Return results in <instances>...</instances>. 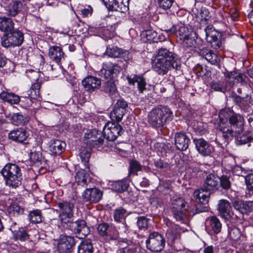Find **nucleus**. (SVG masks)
Returning a JSON list of instances; mask_svg holds the SVG:
<instances>
[{
  "label": "nucleus",
  "mask_w": 253,
  "mask_h": 253,
  "mask_svg": "<svg viewBox=\"0 0 253 253\" xmlns=\"http://www.w3.org/2000/svg\"><path fill=\"white\" fill-rule=\"evenodd\" d=\"M12 123L16 126L25 125L27 122V119L20 113L14 114L11 117Z\"/></svg>",
  "instance_id": "obj_48"
},
{
  "label": "nucleus",
  "mask_w": 253,
  "mask_h": 253,
  "mask_svg": "<svg viewBox=\"0 0 253 253\" xmlns=\"http://www.w3.org/2000/svg\"><path fill=\"white\" fill-rule=\"evenodd\" d=\"M109 5L112 7L113 10L121 12H125L128 10V7L122 2H119L117 0H114V2L110 3Z\"/></svg>",
  "instance_id": "obj_49"
},
{
  "label": "nucleus",
  "mask_w": 253,
  "mask_h": 253,
  "mask_svg": "<svg viewBox=\"0 0 253 253\" xmlns=\"http://www.w3.org/2000/svg\"><path fill=\"white\" fill-rule=\"evenodd\" d=\"M93 246L89 241L85 240L78 246V253H92Z\"/></svg>",
  "instance_id": "obj_41"
},
{
  "label": "nucleus",
  "mask_w": 253,
  "mask_h": 253,
  "mask_svg": "<svg viewBox=\"0 0 253 253\" xmlns=\"http://www.w3.org/2000/svg\"><path fill=\"white\" fill-rule=\"evenodd\" d=\"M138 250H140V248L133 246H127L118 249L117 253H138Z\"/></svg>",
  "instance_id": "obj_55"
},
{
  "label": "nucleus",
  "mask_w": 253,
  "mask_h": 253,
  "mask_svg": "<svg viewBox=\"0 0 253 253\" xmlns=\"http://www.w3.org/2000/svg\"><path fill=\"white\" fill-rule=\"evenodd\" d=\"M75 180L79 185L86 186L89 182V174L85 170L81 169L76 173Z\"/></svg>",
  "instance_id": "obj_35"
},
{
  "label": "nucleus",
  "mask_w": 253,
  "mask_h": 253,
  "mask_svg": "<svg viewBox=\"0 0 253 253\" xmlns=\"http://www.w3.org/2000/svg\"><path fill=\"white\" fill-rule=\"evenodd\" d=\"M142 34L150 42H157L159 41L158 33L155 31L150 29L147 30L143 32Z\"/></svg>",
  "instance_id": "obj_47"
},
{
  "label": "nucleus",
  "mask_w": 253,
  "mask_h": 253,
  "mask_svg": "<svg viewBox=\"0 0 253 253\" xmlns=\"http://www.w3.org/2000/svg\"><path fill=\"white\" fill-rule=\"evenodd\" d=\"M170 188V183L169 181L162 180L158 187V190L164 193H167Z\"/></svg>",
  "instance_id": "obj_59"
},
{
  "label": "nucleus",
  "mask_w": 253,
  "mask_h": 253,
  "mask_svg": "<svg viewBox=\"0 0 253 253\" xmlns=\"http://www.w3.org/2000/svg\"><path fill=\"white\" fill-rule=\"evenodd\" d=\"M41 88V84L37 82L33 84L30 90H29L28 94L30 98H25L27 101V106L31 105L33 102L32 99H38L40 98V89Z\"/></svg>",
  "instance_id": "obj_29"
},
{
  "label": "nucleus",
  "mask_w": 253,
  "mask_h": 253,
  "mask_svg": "<svg viewBox=\"0 0 253 253\" xmlns=\"http://www.w3.org/2000/svg\"><path fill=\"white\" fill-rule=\"evenodd\" d=\"M176 34V37L179 39L181 41L182 39H184L189 34V32L187 28L184 25L179 26L178 30H176V32L174 33Z\"/></svg>",
  "instance_id": "obj_51"
},
{
  "label": "nucleus",
  "mask_w": 253,
  "mask_h": 253,
  "mask_svg": "<svg viewBox=\"0 0 253 253\" xmlns=\"http://www.w3.org/2000/svg\"><path fill=\"white\" fill-rule=\"evenodd\" d=\"M225 80L231 88L235 83H242L245 82L246 76L243 73L236 71H226L224 73Z\"/></svg>",
  "instance_id": "obj_17"
},
{
  "label": "nucleus",
  "mask_w": 253,
  "mask_h": 253,
  "mask_svg": "<svg viewBox=\"0 0 253 253\" xmlns=\"http://www.w3.org/2000/svg\"><path fill=\"white\" fill-rule=\"evenodd\" d=\"M128 188V184L124 181H118L114 183L113 185V189L114 191L122 193Z\"/></svg>",
  "instance_id": "obj_50"
},
{
  "label": "nucleus",
  "mask_w": 253,
  "mask_h": 253,
  "mask_svg": "<svg viewBox=\"0 0 253 253\" xmlns=\"http://www.w3.org/2000/svg\"><path fill=\"white\" fill-rule=\"evenodd\" d=\"M14 24L12 20L8 17H0V30L6 35L14 29Z\"/></svg>",
  "instance_id": "obj_32"
},
{
  "label": "nucleus",
  "mask_w": 253,
  "mask_h": 253,
  "mask_svg": "<svg viewBox=\"0 0 253 253\" xmlns=\"http://www.w3.org/2000/svg\"><path fill=\"white\" fill-rule=\"evenodd\" d=\"M188 205L181 197L173 199L171 202V211L188 210Z\"/></svg>",
  "instance_id": "obj_36"
},
{
  "label": "nucleus",
  "mask_w": 253,
  "mask_h": 253,
  "mask_svg": "<svg viewBox=\"0 0 253 253\" xmlns=\"http://www.w3.org/2000/svg\"><path fill=\"white\" fill-rule=\"evenodd\" d=\"M82 84L86 90L91 92L100 87L101 82L96 77L89 76L82 81Z\"/></svg>",
  "instance_id": "obj_22"
},
{
  "label": "nucleus",
  "mask_w": 253,
  "mask_h": 253,
  "mask_svg": "<svg viewBox=\"0 0 253 253\" xmlns=\"http://www.w3.org/2000/svg\"><path fill=\"white\" fill-rule=\"evenodd\" d=\"M65 146V143L58 140H51L49 142L48 150L50 154L57 155L60 154Z\"/></svg>",
  "instance_id": "obj_25"
},
{
  "label": "nucleus",
  "mask_w": 253,
  "mask_h": 253,
  "mask_svg": "<svg viewBox=\"0 0 253 253\" xmlns=\"http://www.w3.org/2000/svg\"><path fill=\"white\" fill-rule=\"evenodd\" d=\"M245 181L248 190L253 194V174L247 176Z\"/></svg>",
  "instance_id": "obj_62"
},
{
  "label": "nucleus",
  "mask_w": 253,
  "mask_h": 253,
  "mask_svg": "<svg viewBox=\"0 0 253 253\" xmlns=\"http://www.w3.org/2000/svg\"><path fill=\"white\" fill-rule=\"evenodd\" d=\"M148 249L154 252L162 251L165 246V239L164 237L157 232H153L149 235L146 241Z\"/></svg>",
  "instance_id": "obj_8"
},
{
  "label": "nucleus",
  "mask_w": 253,
  "mask_h": 253,
  "mask_svg": "<svg viewBox=\"0 0 253 253\" xmlns=\"http://www.w3.org/2000/svg\"><path fill=\"white\" fill-rule=\"evenodd\" d=\"M190 142V139L184 133L178 132L175 134V145L180 151L186 150Z\"/></svg>",
  "instance_id": "obj_21"
},
{
  "label": "nucleus",
  "mask_w": 253,
  "mask_h": 253,
  "mask_svg": "<svg viewBox=\"0 0 253 253\" xmlns=\"http://www.w3.org/2000/svg\"><path fill=\"white\" fill-rule=\"evenodd\" d=\"M187 210H177V211H171L173 213V217L177 221H180L182 223L185 221L186 216L184 211Z\"/></svg>",
  "instance_id": "obj_54"
},
{
  "label": "nucleus",
  "mask_w": 253,
  "mask_h": 253,
  "mask_svg": "<svg viewBox=\"0 0 253 253\" xmlns=\"http://www.w3.org/2000/svg\"><path fill=\"white\" fill-rule=\"evenodd\" d=\"M95 137L93 132H90L88 133H85L84 136V142L91 147L99 148L103 145L104 139L100 137L97 139H92V137Z\"/></svg>",
  "instance_id": "obj_26"
},
{
  "label": "nucleus",
  "mask_w": 253,
  "mask_h": 253,
  "mask_svg": "<svg viewBox=\"0 0 253 253\" xmlns=\"http://www.w3.org/2000/svg\"><path fill=\"white\" fill-rule=\"evenodd\" d=\"M218 211L220 216L225 219H228L233 214L230 203L225 200H221L218 204Z\"/></svg>",
  "instance_id": "obj_20"
},
{
  "label": "nucleus",
  "mask_w": 253,
  "mask_h": 253,
  "mask_svg": "<svg viewBox=\"0 0 253 253\" xmlns=\"http://www.w3.org/2000/svg\"><path fill=\"white\" fill-rule=\"evenodd\" d=\"M68 223L70 224L71 230L79 239L84 238L90 232L89 227L84 220L72 222L69 221Z\"/></svg>",
  "instance_id": "obj_10"
},
{
  "label": "nucleus",
  "mask_w": 253,
  "mask_h": 253,
  "mask_svg": "<svg viewBox=\"0 0 253 253\" xmlns=\"http://www.w3.org/2000/svg\"><path fill=\"white\" fill-rule=\"evenodd\" d=\"M22 3L19 1H14L5 7V13L9 16L14 17L18 14L22 9Z\"/></svg>",
  "instance_id": "obj_30"
},
{
  "label": "nucleus",
  "mask_w": 253,
  "mask_h": 253,
  "mask_svg": "<svg viewBox=\"0 0 253 253\" xmlns=\"http://www.w3.org/2000/svg\"><path fill=\"white\" fill-rule=\"evenodd\" d=\"M126 80L129 84H134L135 83L137 84V88L140 93H143V91L146 90V83L144 78L140 76L133 75L132 76H127Z\"/></svg>",
  "instance_id": "obj_28"
},
{
  "label": "nucleus",
  "mask_w": 253,
  "mask_h": 253,
  "mask_svg": "<svg viewBox=\"0 0 253 253\" xmlns=\"http://www.w3.org/2000/svg\"><path fill=\"white\" fill-rule=\"evenodd\" d=\"M240 132L239 133H235L233 134V137L236 138L237 143L238 144L242 145L250 142L253 140V135L252 132L249 131L245 132L243 133Z\"/></svg>",
  "instance_id": "obj_33"
},
{
  "label": "nucleus",
  "mask_w": 253,
  "mask_h": 253,
  "mask_svg": "<svg viewBox=\"0 0 253 253\" xmlns=\"http://www.w3.org/2000/svg\"><path fill=\"white\" fill-rule=\"evenodd\" d=\"M127 215L126 210L122 207H119L114 210L113 217L117 222L121 223L125 221V218Z\"/></svg>",
  "instance_id": "obj_39"
},
{
  "label": "nucleus",
  "mask_w": 253,
  "mask_h": 253,
  "mask_svg": "<svg viewBox=\"0 0 253 253\" xmlns=\"http://www.w3.org/2000/svg\"><path fill=\"white\" fill-rule=\"evenodd\" d=\"M221 122L219 129L226 141L233 138L234 133H239L244 130V119L240 114H235L229 110L223 109L219 113Z\"/></svg>",
  "instance_id": "obj_1"
},
{
  "label": "nucleus",
  "mask_w": 253,
  "mask_h": 253,
  "mask_svg": "<svg viewBox=\"0 0 253 253\" xmlns=\"http://www.w3.org/2000/svg\"><path fill=\"white\" fill-rule=\"evenodd\" d=\"M98 233L101 236H108L109 239L112 241H116L119 238V233L115 229L110 227L107 223L99 224L97 228Z\"/></svg>",
  "instance_id": "obj_15"
},
{
  "label": "nucleus",
  "mask_w": 253,
  "mask_h": 253,
  "mask_svg": "<svg viewBox=\"0 0 253 253\" xmlns=\"http://www.w3.org/2000/svg\"><path fill=\"white\" fill-rule=\"evenodd\" d=\"M8 211L10 213L13 214L14 216L22 214L24 212V209L16 204L11 205Z\"/></svg>",
  "instance_id": "obj_57"
},
{
  "label": "nucleus",
  "mask_w": 253,
  "mask_h": 253,
  "mask_svg": "<svg viewBox=\"0 0 253 253\" xmlns=\"http://www.w3.org/2000/svg\"><path fill=\"white\" fill-rule=\"evenodd\" d=\"M219 189L221 187L222 189L228 190L231 187V182L229 178L226 176H222L220 177Z\"/></svg>",
  "instance_id": "obj_56"
},
{
  "label": "nucleus",
  "mask_w": 253,
  "mask_h": 253,
  "mask_svg": "<svg viewBox=\"0 0 253 253\" xmlns=\"http://www.w3.org/2000/svg\"><path fill=\"white\" fill-rule=\"evenodd\" d=\"M28 217L30 221L34 223H38L42 221L41 211L39 210H35L30 211Z\"/></svg>",
  "instance_id": "obj_43"
},
{
  "label": "nucleus",
  "mask_w": 253,
  "mask_h": 253,
  "mask_svg": "<svg viewBox=\"0 0 253 253\" xmlns=\"http://www.w3.org/2000/svg\"><path fill=\"white\" fill-rule=\"evenodd\" d=\"M103 192L97 188L86 189L83 193L84 200L89 203H97L102 198Z\"/></svg>",
  "instance_id": "obj_18"
},
{
  "label": "nucleus",
  "mask_w": 253,
  "mask_h": 253,
  "mask_svg": "<svg viewBox=\"0 0 253 253\" xmlns=\"http://www.w3.org/2000/svg\"><path fill=\"white\" fill-rule=\"evenodd\" d=\"M48 55L50 59L56 63H59L62 59L64 58V53L62 49L57 46H53L49 49Z\"/></svg>",
  "instance_id": "obj_31"
},
{
  "label": "nucleus",
  "mask_w": 253,
  "mask_h": 253,
  "mask_svg": "<svg viewBox=\"0 0 253 253\" xmlns=\"http://www.w3.org/2000/svg\"><path fill=\"white\" fill-rule=\"evenodd\" d=\"M13 238L16 241L25 242L30 239V235L27 231L23 228H20L17 230L13 231Z\"/></svg>",
  "instance_id": "obj_38"
},
{
  "label": "nucleus",
  "mask_w": 253,
  "mask_h": 253,
  "mask_svg": "<svg viewBox=\"0 0 253 253\" xmlns=\"http://www.w3.org/2000/svg\"><path fill=\"white\" fill-rule=\"evenodd\" d=\"M208 227L214 234H218L221 232L222 224L220 220L215 216L209 217L206 220Z\"/></svg>",
  "instance_id": "obj_27"
},
{
  "label": "nucleus",
  "mask_w": 253,
  "mask_h": 253,
  "mask_svg": "<svg viewBox=\"0 0 253 253\" xmlns=\"http://www.w3.org/2000/svg\"><path fill=\"white\" fill-rule=\"evenodd\" d=\"M181 42L184 46L187 47H193L195 48L199 47L202 43L200 39L197 38L195 39L194 37H190L189 34L184 39H182Z\"/></svg>",
  "instance_id": "obj_37"
},
{
  "label": "nucleus",
  "mask_w": 253,
  "mask_h": 253,
  "mask_svg": "<svg viewBox=\"0 0 253 253\" xmlns=\"http://www.w3.org/2000/svg\"><path fill=\"white\" fill-rule=\"evenodd\" d=\"M210 195V191L205 190L203 187L194 191L193 196L197 202L204 206L200 210L199 208H197L196 213H200L208 211L207 207L206 206V205L208 204Z\"/></svg>",
  "instance_id": "obj_11"
},
{
  "label": "nucleus",
  "mask_w": 253,
  "mask_h": 253,
  "mask_svg": "<svg viewBox=\"0 0 253 253\" xmlns=\"http://www.w3.org/2000/svg\"><path fill=\"white\" fill-rule=\"evenodd\" d=\"M164 222L167 228L166 235L168 240L171 242H173L179 238L181 231L179 226L167 218L164 219Z\"/></svg>",
  "instance_id": "obj_13"
},
{
  "label": "nucleus",
  "mask_w": 253,
  "mask_h": 253,
  "mask_svg": "<svg viewBox=\"0 0 253 253\" xmlns=\"http://www.w3.org/2000/svg\"><path fill=\"white\" fill-rule=\"evenodd\" d=\"M234 208L242 213H246L249 212L248 201L237 200L233 202Z\"/></svg>",
  "instance_id": "obj_42"
},
{
  "label": "nucleus",
  "mask_w": 253,
  "mask_h": 253,
  "mask_svg": "<svg viewBox=\"0 0 253 253\" xmlns=\"http://www.w3.org/2000/svg\"><path fill=\"white\" fill-rule=\"evenodd\" d=\"M230 237L234 240H237L240 238L241 233L238 228H233L229 232Z\"/></svg>",
  "instance_id": "obj_64"
},
{
  "label": "nucleus",
  "mask_w": 253,
  "mask_h": 253,
  "mask_svg": "<svg viewBox=\"0 0 253 253\" xmlns=\"http://www.w3.org/2000/svg\"><path fill=\"white\" fill-rule=\"evenodd\" d=\"M121 48L112 45L107 47L105 54L110 57L118 58L120 56Z\"/></svg>",
  "instance_id": "obj_44"
},
{
  "label": "nucleus",
  "mask_w": 253,
  "mask_h": 253,
  "mask_svg": "<svg viewBox=\"0 0 253 253\" xmlns=\"http://www.w3.org/2000/svg\"><path fill=\"white\" fill-rule=\"evenodd\" d=\"M220 177L213 174H208L205 180L203 187L206 190L209 191L211 190H219Z\"/></svg>",
  "instance_id": "obj_19"
},
{
  "label": "nucleus",
  "mask_w": 253,
  "mask_h": 253,
  "mask_svg": "<svg viewBox=\"0 0 253 253\" xmlns=\"http://www.w3.org/2000/svg\"><path fill=\"white\" fill-rule=\"evenodd\" d=\"M193 142L197 151L203 156H209L213 151L212 146L203 138H194Z\"/></svg>",
  "instance_id": "obj_16"
},
{
  "label": "nucleus",
  "mask_w": 253,
  "mask_h": 253,
  "mask_svg": "<svg viewBox=\"0 0 253 253\" xmlns=\"http://www.w3.org/2000/svg\"><path fill=\"white\" fill-rule=\"evenodd\" d=\"M121 70V68L118 64L107 63L103 65V69L100 72L102 77L105 79H110L104 84L103 87L104 91L109 95L114 98L116 96L117 89L114 81L112 79L114 75H117Z\"/></svg>",
  "instance_id": "obj_3"
},
{
  "label": "nucleus",
  "mask_w": 253,
  "mask_h": 253,
  "mask_svg": "<svg viewBox=\"0 0 253 253\" xmlns=\"http://www.w3.org/2000/svg\"><path fill=\"white\" fill-rule=\"evenodd\" d=\"M75 245L73 237L61 235L58 241V250L60 253H71Z\"/></svg>",
  "instance_id": "obj_12"
},
{
  "label": "nucleus",
  "mask_w": 253,
  "mask_h": 253,
  "mask_svg": "<svg viewBox=\"0 0 253 253\" xmlns=\"http://www.w3.org/2000/svg\"><path fill=\"white\" fill-rule=\"evenodd\" d=\"M121 126L114 122H108L103 128V134L104 138L109 141H115L123 133Z\"/></svg>",
  "instance_id": "obj_9"
},
{
  "label": "nucleus",
  "mask_w": 253,
  "mask_h": 253,
  "mask_svg": "<svg viewBox=\"0 0 253 253\" xmlns=\"http://www.w3.org/2000/svg\"><path fill=\"white\" fill-rule=\"evenodd\" d=\"M0 98L11 104H17L20 101V98L18 95L4 91L0 93Z\"/></svg>",
  "instance_id": "obj_34"
},
{
  "label": "nucleus",
  "mask_w": 253,
  "mask_h": 253,
  "mask_svg": "<svg viewBox=\"0 0 253 253\" xmlns=\"http://www.w3.org/2000/svg\"><path fill=\"white\" fill-rule=\"evenodd\" d=\"M205 58L212 65H219L220 59L212 50L210 51V52L207 55Z\"/></svg>",
  "instance_id": "obj_53"
},
{
  "label": "nucleus",
  "mask_w": 253,
  "mask_h": 253,
  "mask_svg": "<svg viewBox=\"0 0 253 253\" xmlns=\"http://www.w3.org/2000/svg\"><path fill=\"white\" fill-rule=\"evenodd\" d=\"M59 208V217L62 223H68L74 216L75 203L73 201H63L57 203Z\"/></svg>",
  "instance_id": "obj_7"
},
{
  "label": "nucleus",
  "mask_w": 253,
  "mask_h": 253,
  "mask_svg": "<svg viewBox=\"0 0 253 253\" xmlns=\"http://www.w3.org/2000/svg\"><path fill=\"white\" fill-rule=\"evenodd\" d=\"M30 159L32 162L36 164L41 163L42 160V155L40 152H32L30 155Z\"/></svg>",
  "instance_id": "obj_60"
},
{
  "label": "nucleus",
  "mask_w": 253,
  "mask_h": 253,
  "mask_svg": "<svg viewBox=\"0 0 253 253\" xmlns=\"http://www.w3.org/2000/svg\"><path fill=\"white\" fill-rule=\"evenodd\" d=\"M149 219L144 216L138 218L137 225L140 229H146L148 228Z\"/></svg>",
  "instance_id": "obj_58"
},
{
  "label": "nucleus",
  "mask_w": 253,
  "mask_h": 253,
  "mask_svg": "<svg viewBox=\"0 0 253 253\" xmlns=\"http://www.w3.org/2000/svg\"><path fill=\"white\" fill-rule=\"evenodd\" d=\"M180 60L177 55L165 48L159 49L152 62L153 70L159 75L166 74L171 68L177 70L180 67Z\"/></svg>",
  "instance_id": "obj_2"
},
{
  "label": "nucleus",
  "mask_w": 253,
  "mask_h": 253,
  "mask_svg": "<svg viewBox=\"0 0 253 253\" xmlns=\"http://www.w3.org/2000/svg\"><path fill=\"white\" fill-rule=\"evenodd\" d=\"M172 118V112L169 108L160 106L150 112L148 121L153 127H160L171 120Z\"/></svg>",
  "instance_id": "obj_5"
},
{
  "label": "nucleus",
  "mask_w": 253,
  "mask_h": 253,
  "mask_svg": "<svg viewBox=\"0 0 253 253\" xmlns=\"http://www.w3.org/2000/svg\"><path fill=\"white\" fill-rule=\"evenodd\" d=\"M207 41L214 49L219 48L221 45V39L218 38V33L211 26H208L204 29Z\"/></svg>",
  "instance_id": "obj_14"
},
{
  "label": "nucleus",
  "mask_w": 253,
  "mask_h": 253,
  "mask_svg": "<svg viewBox=\"0 0 253 253\" xmlns=\"http://www.w3.org/2000/svg\"><path fill=\"white\" fill-rule=\"evenodd\" d=\"M80 158L83 162L88 163L90 157V150L88 148L82 147L79 154Z\"/></svg>",
  "instance_id": "obj_52"
},
{
  "label": "nucleus",
  "mask_w": 253,
  "mask_h": 253,
  "mask_svg": "<svg viewBox=\"0 0 253 253\" xmlns=\"http://www.w3.org/2000/svg\"><path fill=\"white\" fill-rule=\"evenodd\" d=\"M121 223V226L118 227L120 231L117 232L119 233V235H121L123 236H126L128 233V227L126 224V221H124Z\"/></svg>",
  "instance_id": "obj_63"
},
{
  "label": "nucleus",
  "mask_w": 253,
  "mask_h": 253,
  "mask_svg": "<svg viewBox=\"0 0 253 253\" xmlns=\"http://www.w3.org/2000/svg\"><path fill=\"white\" fill-rule=\"evenodd\" d=\"M175 18L174 15H167L162 22V27L164 31L170 34L176 32V28L173 25V20Z\"/></svg>",
  "instance_id": "obj_23"
},
{
  "label": "nucleus",
  "mask_w": 253,
  "mask_h": 253,
  "mask_svg": "<svg viewBox=\"0 0 253 253\" xmlns=\"http://www.w3.org/2000/svg\"><path fill=\"white\" fill-rule=\"evenodd\" d=\"M211 87L215 91L220 92H225L227 90H229L228 84H225L223 82H212L211 83Z\"/></svg>",
  "instance_id": "obj_45"
},
{
  "label": "nucleus",
  "mask_w": 253,
  "mask_h": 253,
  "mask_svg": "<svg viewBox=\"0 0 253 253\" xmlns=\"http://www.w3.org/2000/svg\"><path fill=\"white\" fill-rule=\"evenodd\" d=\"M125 113V110L114 107V109L110 113V118L112 122L118 123V122L122 121Z\"/></svg>",
  "instance_id": "obj_40"
},
{
  "label": "nucleus",
  "mask_w": 253,
  "mask_h": 253,
  "mask_svg": "<svg viewBox=\"0 0 253 253\" xmlns=\"http://www.w3.org/2000/svg\"><path fill=\"white\" fill-rule=\"evenodd\" d=\"M28 134L26 131L22 128H17L8 133V138L17 142L22 143L26 140Z\"/></svg>",
  "instance_id": "obj_24"
},
{
  "label": "nucleus",
  "mask_w": 253,
  "mask_h": 253,
  "mask_svg": "<svg viewBox=\"0 0 253 253\" xmlns=\"http://www.w3.org/2000/svg\"><path fill=\"white\" fill-rule=\"evenodd\" d=\"M158 5L164 9H168L171 6L173 0H158Z\"/></svg>",
  "instance_id": "obj_61"
},
{
  "label": "nucleus",
  "mask_w": 253,
  "mask_h": 253,
  "mask_svg": "<svg viewBox=\"0 0 253 253\" xmlns=\"http://www.w3.org/2000/svg\"><path fill=\"white\" fill-rule=\"evenodd\" d=\"M24 41V35L22 32L13 29L3 37L1 45L5 47L19 46Z\"/></svg>",
  "instance_id": "obj_6"
},
{
  "label": "nucleus",
  "mask_w": 253,
  "mask_h": 253,
  "mask_svg": "<svg viewBox=\"0 0 253 253\" xmlns=\"http://www.w3.org/2000/svg\"><path fill=\"white\" fill-rule=\"evenodd\" d=\"M142 165L136 160H132L129 162V172L130 174L137 175L138 171L142 170Z\"/></svg>",
  "instance_id": "obj_46"
},
{
  "label": "nucleus",
  "mask_w": 253,
  "mask_h": 253,
  "mask_svg": "<svg viewBox=\"0 0 253 253\" xmlns=\"http://www.w3.org/2000/svg\"><path fill=\"white\" fill-rule=\"evenodd\" d=\"M1 173L7 186L16 188L21 185L22 174L20 168L17 165L7 164L1 169Z\"/></svg>",
  "instance_id": "obj_4"
}]
</instances>
